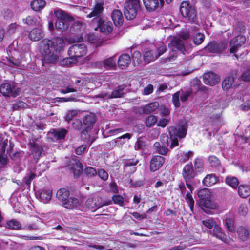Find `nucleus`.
I'll list each match as a JSON object with an SVG mask.
<instances>
[{"instance_id": "nucleus-19", "label": "nucleus", "mask_w": 250, "mask_h": 250, "mask_svg": "<svg viewBox=\"0 0 250 250\" xmlns=\"http://www.w3.org/2000/svg\"><path fill=\"white\" fill-rule=\"evenodd\" d=\"M168 131L170 138H183L187 134V130L183 126L179 129L176 128L174 126H170L168 129Z\"/></svg>"}, {"instance_id": "nucleus-46", "label": "nucleus", "mask_w": 250, "mask_h": 250, "mask_svg": "<svg viewBox=\"0 0 250 250\" xmlns=\"http://www.w3.org/2000/svg\"><path fill=\"white\" fill-rule=\"evenodd\" d=\"M226 183L233 188H236L239 184L238 180L236 177L230 176L226 177Z\"/></svg>"}, {"instance_id": "nucleus-4", "label": "nucleus", "mask_w": 250, "mask_h": 250, "mask_svg": "<svg viewBox=\"0 0 250 250\" xmlns=\"http://www.w3.org/2000/svg\"><path fill=\"white\" fill-rule=\"evenodd\" d=\"M227 47V43L224 42H218L212 41L208 43L203 49L207 53L219 54L223 52Z\"/></svg>"}, {"instance_id": "nucleus-2", "label": "nucleus", "mask_w": 250, "mask_h": 250, "mask_svg": "<svg viewBox=\"0 0 250 250\" xmlns=\"http://www.w3.org/2000/svg\"><path fill=\"white\" fill-rule=\"evenodd\" d=\"M180 11L185 21L189 22H193L195 21L197 12L189 1H185L181 3Z\"/></svg>"}, {"instance_id": "nucleus-25", "label": "nucleus", "mask_w": 250, "mask_h": 250, "mask_svg": "<svg viewBox=\"0 0 250 250\" xmlns=\"http://www.w3.org/2000/svg\"><path fill=\"white\" fill-rule=\"evenodd\" d=\"M131 59L128 54H124L120 56L118 61L119 67L122 69H125L130 63Z\"/></svg>"}, {"instance_id": "nucleus-56", "label": "nucleus", "mask_w": 250, "mask_h": 250, "mask_svg": "<svg viewBox=\"0 0 250 250\" xmlns=\"http://www.w3.org/2000/svg\"><path fill=\"white\" fill-rule=\"evenodd\" d=\"M23 23L28 25H34L36 23V19L33 16H28L23 20Z\"/></svg>"}, {"instance_id": "nucleus-61", "label": "nucleus", "mask_w": 250, "mask_h": 250, "mask_svg": "<svg viewBox=\"0 0 250 250\" xmlns=\"http://www.w3.org/2000/svg\"><path fill=\"white\" fill-rule=\"evenodd\" d=\"M186 199L189 204L191 211L193 212L194 201L192 198V196L190 193H187L186 195Z\"/></svg>"}, {"instance_id": "nucleus-57", "label": "nucleus", "mask_w": 250, "mask_h": 250, "mask_svg": "<svg viewBox=\"0 0 250 250\" xmlns=\"http://www.w3.org/2000/svg\"><path fill=\"white\" fill-rule=\"evenodd\" d=\"M112 199L115 204H118L121 206H123L124 200L121 195H115L113 196Z\"/></svg>"}, {"instance_id": "nucleus-29", "label": "nucleus", "mask_w": 250, "mask_h": 250, "mask_svg": "<svg viewBox=\"0 0 250 250\" xmlns=\"http://www.w3.org/2000/svg\"><path fill=\"white\" fill-rule=\"evenodd\" d=\"M44 34L41 28L33 29L29 34V38L33 41H39L43 38Z\"/></svg>"}, {"instance_id": "nucleus-14", "label": "nucleus", "mask_w": 250, "mask_h": 250, "mask_svg": "<svg viewBox=\"0 0 250 250\" xmlns=\"http://www.w3.org/2000/svg\"><path fill=\"white\" fill-rule=\"evenodd\" d=\"M168 46L173 52L179 50L184 53L185 50L184 42L177 37H174L168 43Z\"/></svg>"}, {"instance_id": "nucleus-26", "label": "nucleus", "mask_w": 250, "mask_h": 250, "mask_svg": "<svg viewBox=\"0 0 250 250\" xmlns=\"http://www.w3.org/2000/svg\"><path fill=\"white\" fill-rule=\"evenodd\" d=\"M210 233L223 242H225L226 240L225 235L222 228L217 224L213 227V230L212 231H210Z\"/></svg>"}, {"instance_id": "nucleus-11", "label": "nucleus", "mask_w": 250, "mask_h": 250, "mask_svg": "<svg viewBox=\"0 0 250 250\" xmlns=\"http://www.w3.org/2000/svg\"><path fill=\"white\" fill-rule=\"evenodd\" d=\"M98 27L100 31L104 34H109L112 31V23L104 18H100L97 20Z\"/></svg>"}, {"instance_id": "nucleus-5", "label": "nucleus", "mask_w": 250, "mask_h": 250, "mask_svg": "<svg viewBox=\"0 0 250 250\" xmlns=\"http://www.w3.org/2000/svg\"><path fill=\"white\" fill-rule=\"evenodd\" d=\"M168 137L163 134L160 138V142H156L154 144L153 149L160 154L166 155L168 151Z\"/></svg>"}, {"instance_id": "nucleus-28", "label": "nucleus", "mask_w": 250, "mask_h": 250, "mask_svg": "<svg viewBox=\"0 0 250 250\" xmlns=\"http://www.w3.org/2000/svg\"><path fill=\"white\" fill-rule=\"evenodd\" d=\"M69 191L64 188H62L59 189L56 193V197L61 202L62 204L69 197Z\"/></svg>"}, {"instance_id": "nucleus-47", "label": "nucleus", "mask_w": 250, "mask_h": 250, "mask_svg": "<svg viewBox=\"0 0 250 250\" xmlns=\"http://www.w3.org/2000/svg\"><path fill=\"white\" fill-rule=\"evenodd\" d=\"M193 42L196 45L201 44L204 40L205 36L201 33H195L192 36Z\"/></svg>"}, {"instance_id": "nucleus-15", "label": "nucleus", "mask_w": 250, "mask_h": 250, "mask_svg": "<svg viewBox=\"0 0 250 250\" xmlns=\"http://www.w3.org/2000/svg\"><path fill=\"white\" fill-rule=\"evenodd\" d=\"M164 157L156 155L151 159L150 164V170L151 172H155L158 170L165 163Z\"/></svg>"}, {"instance_id": "nucleus-20", "label": "nucleus", "mask_w": 250, "mask_h": 250, "mask_svg": "<svg viewBox=\"0 0 250 250\" xmlns=\"http://www.w3.org/2000/svg\"><path fill=\"white\" fill-rule=\"evenodd\" d=\"M124 87L122 86H119L117 89L114 90L111 94H108L105 92H102L99 94L98 96L99 98H120L123 96L124 93L123 90Z\"/></svg>"}, {"instance_id": "nucleus-37", "label": "nucleus", "mask_w": 250, "mask_h": 250, "mask_svg": "<svg viewBox=\"0 0 250 250\" xmlns=\"http://www.w3.org/2000/svg\"><path fill=\"white\" fill-rule=\"evenodd\" d=\"M54 15L59 20H72L73 18L63 10L58 9L54 10Z\"/></svg>"}, {"instance_id": "nucleus-21", "label": "nucleus", "mask_w": 250, "mask_h": 250, "mask_svg": "<svg viewBox=\"0 0 250 250\" xmlns=\"http://www.w3.org/2000/svg\"><path fill=\"white\" fill-rule=\"evenodd\" d=\"M145 8L149 11L155 10L159 5H163V0H143Z\"/></svg>"}, {"instance_id": "nucleus-62", "label": "nucleus", "mask_w": 250, "mask_h": 250, "mask_svg": "<svg viewBox=\"0 0 250 250\" xmlns=\"http://www.w3.org/2000/svg\"><path fill=\"white\" fill-rule=\"evenodd\" d=\"M179 95H180V92L178 91V92L175 93L172 96V102H173L174 105L176 107L180 106Z\"/></svg>"}, {"instance_id": "nucleus-13", "label": "nucleus", "mask_w": 250, "mask_h": 250, "mask_svg": "<svg viewBox=\"0 0 250 250\" xmlns=\"http://www.w3.org/2000/svg\"><path fill=\"white\" fill-rule=\"evenodd\" d=\"M220 80V77L212 71L206 72L203 75L204 83L210 86L215 85L219 82Z\"/></svg>"}, {"instance_id": "nucleus-6", "label": "nucleus", "mask_w": 250, "mask_h": 250, "mask_svg": "<svg viewBox=\"0 0 250 250\" xmlns=\"http://www.w3.org/2000/svg\"><path fill=\"white\" fill-rule=\"evenodd\" d=\"M86 53V45L83 43L75 44L72 45L68 51V54L69 56L75 57L76 58L84 56Z\"/></svg>"}, {"instance_id": "nucleus-12", "label": "nucleus", "mask_w": 250, "mask_h": 250, "mask_svg": "<svg viewBox=\"0 0 250 250\" xmlns=\"http://www.w3.org/2000/svg\"><path fill=\"white\" fill-rule=\"evenodd\" d=\"M238 240L240 242H245L250 238V229L245 226L239 225L236 229Z\"/></svg>"}, {"instance_id": "nucleus-44", "label": "nucleus", "mask_w": 250, "mask_h": 250, "mask_svg": "<svg viewBox=\"0 0 250 250\" xmlns=\"http://www.w3.org/2000/svg\"><path fill=\"white\" fill-rule=\"evenodd\" d=\"M132 59L134 66H138L142 62L141 55L139 51H135L132 55Z\"/></svg>"}, {"instance_id": "nucleus-50", "label": "nucleus", "mask_w": 250, "mask_h": 250, "mask_svg": "<svg viewBox=\"0 0 250 250\" xmlns=\"http://www.w3.org/2000/svg\"><path fill=\"white\" fill-rule=\"evenodd\" d=\"M202 224L209 229H211L216 225L214 219L212 218H209L202 220Z\"/></svg>"}, {"instance_id": "nucleus-17", "label": "nucleus", "mask_w": 250, "mask_h": 250, "mask_svg": "<svg viewBox=\"0 0 250 250\" xmlns=\"http://www.w3.org/2000/svg\"><path fill=\"white\" fill-rule=\"evenodd\" d=\"M83 165L78 160L73 159L70 161L68 168L72 172L75 177L80 175L83 171Z\"/></svg>"}, {"instance_id": "nucleus-16", "label": "nucleus", "mask_w": 250, "mask_h": 250, "mask_svg": "<svg viewBox=\"0 0 250 250\" xmlns=\"http://www.w3.org/2000/svg\"><path fill=\"white\" fill-rule=\"evenodd\" d=\"M182 176L185 181H191L195 177V173L191 164H187L182 170Z\"/></svg>"}, {"instance_id": "nucleus-23", "label": "nucleus", "mask_w": 250, "mask_h": 250, "mask_svg": "<svg viewBox=\"0 0 250 250\" xmlns=\"http://www.w3.org/2000/svg\"><path fill=\"white\" fill-rule=\"evenodd\" d=\"M80 205L79 201L78 199L75 197H69L62 204V206L66 209H72Z\"/></svg>"}, {"instance_id": "nucleus-40", "label": "nucleus", "mask_w": 250, "mask_h": 250, "mask_svg": "<svg viewBox=\"0 0 250 250\" xmlns=\"http://www.w3.org/2000/svg\"><path fill=\"white\" fill-rule=\"evenodd\" d=\"M238 192L242 198H246L250 194V187L241 185L238 187Z\"/></svg>"}, {"instance_id": "nucleus-9", "label": "nucleus", "mask_w": 250, "mask_h": 250, "mask_svg": "<svg viewBox=\"0 0 250 250\" xmlns=\"http://www.w3.org/2000/svg\"><path fill=\"white\" fill-rule=\"evenodd\" d=\"M237 77V71L232 70L229 75L227 76L222 82V86L224 90H228L235 87V80Z\"/></svg>"}, {"instance_id": "nucleus-52", "label": "nucleus", "mask_w": 250, "mask_h": 250, "mask_svg": "<svg viewBox=\"0 0 250 250\" xmlns=\"http://www.w3.org/2000/svg\"><path fill=\"white\" fill-rule=\"evenodd\" d=\"M38 222H40V221L37 220V222L32 223L31 224H27L25 225L22 229H26L28 230H36L39 229V226L38 224Z\"/></svg>"}, {"instance_id": "nucleus-45", "label": "nucleus", "mask_w": 250, "mask_h": 250, "mask_svg": "<svg viewBox=\"0 0 250 250\" xmlns=\"http://www.w3.org/2000/svg\"><path fill=\"white\" fill-rule=\"evenodd\" d=\"M156 55L158 58L167 51V47L163 43L159 42L156 45Z\"/></svg>"}, {"instance_id": "nucleus-60", "label": "nucleus", "mask_w": 250, "mask_h": 250, "mask_svg": "<svg viewBox=\"0 0 250 250\" xmlns=\"http://www.w3.org/2000/svg\"><path fill=\"white\" fill-rule=\"evenodd\" d=\"M1 13L3 17L6 20L11 19L14 17L13 13L9 9H3Z\"/></svg>"}, {"instance_id": "nucleus-58", "label": "nucleus", "mask_w": 250, "mask_h": 250, "mask_svg": "<svg viewBox=\"0 0 250 250\" xmlns=\"http://www.w3.org/2000/svg\"><path fill=\"white\" fill-rule=\"evenodd\" d=\"M84 173L87 176L93 177L97 174V172L94 168L88 167L85 168Z\"/></svg>"}, {"instance_id": "nucleus-27", "label": "nucleus", "mask_w": 250, "mask_h": 250, "mask_svg": "<svg viewBox=\"0 0 250 250\" xmlns=\"http://www.w3.org/2000/svg\"><path fill=\"white\" fill-rule=\"evenodd\" d=\"M219 181V178L214 174L207 175L203 180V184L207 187L212 186Z\"/></svg>"}, {"instance_id": "nucleus-51", "label": "nucleus", "mask_w": 250, "mask_h": 250, "mask_svg": "<svg viewBox=\"0 0 250 250\" xmlns=\"http://www.w3.org/2000/svg\"><path fill=\"white\" fill-rule=\"evenodd\" d=\"M210 166L212 167H217L220 166L219 160L214 156H210L208 158Z\"/></svg>"}, {"instance_id": "nucleus-63", "label": "nucleus", "mask_w": 250, "mask_h": 250, "mask_svg": "<svg viewBox=\"0 0 250 250\" xmlns=\"http://www.w3.org/2000/svg\"><path fill=\"white\" fill-rule=\"evenodd\" d=\"M97 174H98L100 178L104 181H106L108 178L107 172L103 169L99 170Z\"/></svg>"}, {"instance_id": "nucleus-33", "label": "nucleus", "mask_w": 250, "mask_h": 250, "mask_svg": "<svg viewBox=\"0 0 250 250\" xmlns=\"http://www.w3.org/2000/svg\"><path fill=\"white\" fill-rule=\"evenodd\" d=\"M202 209L205 212H208V209H215L216 205L210 201L209 199L205 200L200 202Z\"/></svg>"}, {"instance_id": "nucleus-38", "label": "nucleus", "mask_w": 250, "mask_h": 250, "mask_svg": "<svg viewBox=\"0 0 250 250\" xmlns=\"http://www.w3.org/2000/svg\"><path fill=\"white\" fill-rule=\"evenodd\" d=\"M31 151L34 159L38 160L41 156L43 152V149L40 145L34 143L31 147Z\"/></svg>"}, {"instance_id": "nucleus-18", "label": "nucleus", "mask_w": 250, "mask_h": 250, "mask_svg": "<svg viewBox=\"0 0 250 250\" xmlns=\"http://www.w3.org/2000/svg\"><path fill=\"white\" fill-rule=\"evenodd\" d=\"M0 92L4 96L16 97L19 95V91H13L11 85L8 83H5L0 86Z\"/></svg>"}, {"instance_id": "nucleus-1", "label": "nucleus", "mask_w": 250, "mask_h": 250, "mask_svg": "<svg viewBox=\"0 0 250 250\" xmlns=\"http://www.w3.org/2000/svg\"><path fill=\"white\" fill-rule=\"evenodd\" d=\"M65 43L64 39L56 37L51 40L44 39L40 42L39 51L43 63H55L59 61L60 49Z\"/></svg>"}, {"instance_id": "nucleus-55", "label": "nucleus", "mask_w": 250, "mask_h": 250, "mask_svg": "<svg viewBox=\"0 0 250 250\" xmlns=\"http://www.w3.org/2000/svg\"><path fill=\"white\" fill-rule=\"evenodd\" d=\"M248 211V209L247 205L245 204H241L240 205L238 212L240 215L245 216L247 215Z\"/></svg>"}, {"instance_id": "nucleus-54", "label": "nucleus", "mask_w": 250, "mask_h": 250, "mask_svg": "<svg viewBox=\"0 0 250 250\" xmlns=\"http://www.w3.org/2000/svg\"><path fill=\"white\" fill-rule=\"evenodd\" d=\"M37 174L35 173L30 172L24 178L23 181L27 185H30L31 181L34 179Z\"/></svg>"}, {"instance_id": "nucleus-35", "label": "nucleus", "mask_w": 250, "mask_h": 250, "mask_svg": "<svg viewBox=\"0 0 250 250\" xmlns=\"http://www.w3.org/2000/svg\"><path fill=\"white\" fill-rule=\"evenodd\" d=\"M30 5L33 10L39 11L45 6L46 2L43 0H35L31 2Z\"/></svg>"}, {"instance_id": "nucleus-43", "label": "nucleus", "mask_w": 250, "mask_h": 250, "mask_svg": "<svg viewBox=\"0 0 250 250\" xmlns=\"http://www.w3.org/2000/svg\"><path fill=\"white\" fill-rule=\"evenodd\" d=\"M78 62V59L75 57L69 56V57L63 59L61 62L63 65L70 66L73 64L77 63Z\"/></svg>"}, {"instance_id": "nucleus-48", "label": "nucleus", "mask_w": 250, "mask_h": 250, "mask_svg": "<svg viewBox=\"0 0 250 250\" xmlns=\"http://www.w3.org/2000/svg\"><path fill=\"white\" fill-rule=\"evenodd\" d=\"M115 56L109 57L103 61V63L104 66L113 68L116 66V61L114 60Z\"/></svg>"}, {"instance_id": "nucleus-24", "label": "nucleus", "mask_w": 250, "mask_h": 250, "mask_svg": "<svg viewBox=\"0 0 250 250\" xmlns=\"http://www.w3.org/2000/svg\"><path fill=\"white\" fill-rule=\"evenodd\" d=\"M67 131L64 128H59V129H51L49 134L51 135L54 139L56 140H59L63 139L66 134Z\"/></svg>"}, {"instance_id": "nucleus-49", "label": "nucleus", "mask_w": 250, "mask_h": 250, "mask_svg": "<svg viewBox=\"0 0 250 250\" xmlns=\"http://www.w3.org/2000/svg\"><path fill=\"white\" fill-rule=\"evenodd\" d=\"M78 113V111L76 110H68L64 117L65 121L67 123L70 122L75 117L77 116Z\"/></svg>"}, {"instance_id": "nucleus-42", "label": "nucleus", "mask_w": 250, "mask_h": 250, "mask_svg": "<svg viewBox=\"0 0 250 250\" xmlns=\"http://www.w3.org/2000/svg\"><path fill=\"white\" fill-rule=\"evenodd\" d=\"M6 228L10 229L20 230L22 229L21 223L15 219H12L7 222Z\"/></svg>"}, {"instance_id": "nucleus-3", "label": "nucleus", "mask_w": 250, "mask_h": 250, "mask_svg": "<svg viewBox=\"0 0 250 250\" xmlns=\"http://www.w3.org/2000/svg\"><path fill=\"white\" fill-rule=\"evenodd\" d=\"M141 6L139 0H128L124 3V14L128 20H133L137 16Z\"/></svg>"}, {"instance_id": "nucleus-59", "label": "nucleus", "mask_w": 250, "mask_h": 250, "mask_svg": "<svg viewBox=\"0 0 250 250\" xmlns=\"http://www.w3.org/2000/svg\"><path fill=\"white\" fill-rule=\"evenodd\" d=\"M194 167L195 170L197 172H201L204 168L203 162L199 159H196L194 162Z\"/></svg>"}, {"instance_id": "nucleus-8", "label": "nucleus", "mask_w": 250, "mask_h": 250, "mask_svg": "<svg viewBox=\"0 0 250 250\" xmlns=\"http://www.w3.org/2000/svg\"><path fill=\"white\" fill-rule=\"evenodd\" d=\"M104 3L103 0H96L94 5L91 9V12L86 16L87 18L95 17L97 21L103 13Z\"/></svg>"}, {"instance_id": "nucleus-36", "label": "nucleus", "mask_w": 250, "mask_h": 250, "mask_svg": "<svg viewBox=\"0 0 250 250\" xmlns=\"http://www.w3.org/2000/svg\"><path fill=\"white\" fill-rule=\"evenodd\" d=\"M223 223L230 232H233L235 230V221L233 218L226 217L223 221Z\"/></svg>"}, {"instance_id": "nucleus-22", "label": "nucleus", "mask_w": 250, "mask_h": 250, "mask_svg": "<svg viewBox=\"0 0 250 250\" xmlns=\"http://www.w3.org/2000/svg\"><path fill=\"white\" fill-rule=\"evenodd\" d=\"M111 18L115 26H120L123 24L124 18L120 10H113L111 13Z\"/></svg>"}, {"instance_id": "nucleus-41", "label": "nucleus", "mask_w": 250, "mask_h": 250, "mask_svg": "<svg viewBox=\"0 0 250 250\" xmlns=\"http://www.w3.org/2000/svg\"><path fill=\"white\" fill-rule=\"evenodd\" d=\"M197 195L200 198V202L207 199H209L210 198V192L208 188H203L199 190L197 192Z\"/></svg>"}, {"instance_id": "nucleus-30", "label": "nucleus", "mask_w": 250, "mask_h": 250, "mask_svg": "<svg viewBox=\"0 0 250 250\" xmlns=\"http://www.w3.org/2000/svg\"><path fill=\"white\" fill-rule=\"evenodd\" d=\"M96 122V117L94 114L89 113L84 116L83 119V125L85 128L92 126Z\"/></svg>"}, {"instance_id": "nucleus-34", "label": "nucleus", "mask_w": 250, "mask_h": 250, "mask_svg": "<svg viewBox=\"0 0 250 250\" xmlns=\"http://www.w3.org/2000/svg\"><path fill=\"white\" fill-rule=\"evenodd\" d=\"M52 191L50 190H44L39 195L40 200L44 203H47L51 199Z\"/></svg>"}, {"instance_id": "nucleus-53", "label": "nucleus", "mask_w": 250, "mask_h": 250, "mask_svg": "<svg viewBox=\"0 0 250 250\" xmlns=\"http://www.w3.org/2000/svg\"><path fill=\"white\" fill-rule=\"evenodd\" d=\"M157 121V118L155 116H149L146 119V124L147 127H151L154 125Z\"/></svg>"}, {"instance_id": "nucleus-31", "label": "nucleus", "mask_w": 250, "mask_h": 250, "mask_svg": "<svg viewBox=\"0 0 250 250\" xmlns=\"http://www.w3.org/2000/svg\"><path fill=\"white\" fill-rule=\"evenodd\" d=\"M159 106V103L157 102H153L142 107V111L143 113L148 114L151 112H154L155 110L158 108Z\"/></svg>"}, {"instance_id": "nucleus-32", "label": "nucleus", "mask_w": 250, "mask_h": 250, "mask_svg": "<svg viewBox=\"0 0 250 250\" xmlns=\"http://www.w3.org/2000/svg\"><path fill=\"white\" fill-rule=\"evenodd\" d=\"M145 62L149 63L158 58L156 55V51L153 50H149L146 51L144 55Z\"/></svg>"}, {"instance_id": "nucleus-64", "label": "nucleus", "mask_w": 250, "mask_h": 250, "mask_svg": "<svg viewBox=\"0 0 250 250\" xmlns=\"http://www.w3.org/2000/svg\"><path fill=\"white\" fill-rule=\"evenodd\" d=\"M241 79L245 82L250 81V68L245 70L241 76Z\"/></svg>"}, {"instance_id": "nucleus-7", "label": "nucleus", "mask_w": 250, "mask_h": 250, "mask_svg": "<svg viewBox=\"0 0 250 250\" xmlns=\"http://www.w3.org/2000/svg\"><path fill=\"white\" fill-rule=\"evenodd\" d=\"M111 204V201L102 202L101 198L99 197L88 198L85 203L86 207L92 210H95L103 206Z\"/></svg>"}, {"instance_id": "nucleus-10", "label": "nucleus", "mask_w": 250, "mask_h": 250, "mask_svg": "<svg viewBox=\"0 0 250 250\" xmlns=\"http://www.w3.org/2000/svg\"><path fill=\"white\" fill-rule=\"evenodd\" d=\"M246 41V37L242 35H238L231 39L229 42L230 52L231 53L236 52L238 48L244 44Z\"/></svg>"}, {"instance_id": "nucleus-39", "label": "nucleus", "mask_w": 250, "mask_h": 250, "mask_svg": "<svg viewBox=\"0 0 250 250\" xmlns=\"http://www.w3.org/2000/svg\"><path fill=\"white\" fill-rule=\"evenodd\" d=\"M70 20H58L56 22L55 27L58 30L64 31L68 29L69 24L68 21Z\"/></svg>"}]
</instances>
